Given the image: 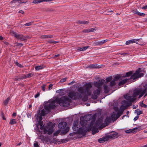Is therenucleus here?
I'll return each instance as SVG.
<instances>
[{
  "mask_svg": "<svg viewBox=\"0 0 147 147\" xmlns=\"http://www.w3.org/2000/svg\"><path fill=\"white\" fill-rule=\"evenodd\" d=\"M82 104V102H45L44 108L41 111V116H44L48 114L51 109L55 108L59 104L61 106L67 107H74Z\"/></svg>",
  "mask_w": 147,
  "mask_h": 147,
  "instance_id": "nucleus-1",
  "label": "nucleus"
},
{
  "mask_svg": "<svg viewBox=\"0 0 147 147\" xmlns=\"http://www.w3.org/2000/svg\"><path fill=\"white\" fill-rule=\"evenodd\" d=\"M144 94L145 96L147 95L146 88L140 89L136 90L134 93L133 96H131L127 94L124 95V98L127 101H134L138 98H141Z\"/></svg>",
  "mask_w": 147,
  "mask_h": 147,
  "instance_id": "nucleus-2",
  "label": "nucleus"
},
{
  "mask_svg": "<svg viewBox=\"0 0 147 147\" xmlns=\"http://www.w3.org/2000/svg\"><path fill=\"white\" fill-rule=\"evenodd\" d=\"M80 94L77 92L71 91L68 94V96H65L59 98V96H56L54 97V100H50L49 101H69L70 98L76 100L80 97Z\"/></svg>",
  "mask_w": 147,
  "mask_h": 147,
  "instance_id": "nucleus-3",
  "label": "nucleus"
},
{
  "mask_svg": "<svg viewBox=\"0 0 147 147\" xmlns=\"http://www.w3.org/2000/svg\"><path fill=\"white\" fill-rule=\"evenodd\" d=\"M96 116L95 114L93 116L91 114H89L84 116L85 118H87L89 119L91 118L90 119L91 121L88 125V130H91L93 132L94 129L95 128L98 127L102 123L101 120L99 119L94 123L96 119Z\"/></svg>",
  "mask_w": 147,
  "mask_h": 147,
  "instance_id": "nucleus-4",
  "label": "nucleus"
},
{
  "mask_svg": "<svg viewBox=\"0 0 147 147\" xmlns=\"http://www.w3.org/2000/svg\"><path fill=\"white\" fill-rule=\"evenodd\" d=\"M39 124L40 126V129L41 130H43L45 134L50 135L52 134L53 132V124L51 122H49L47 124V125L44 126L43 125V123L41 121L42 120V117H39Z\"/></svg>",
  "mask_w": 147,
  "mask_h": 147,
  "instance_id": "nucleus-5",
  "label": "nucleus"
},
{
  "mask_svg": "<svg viewBox=\"0 0 147 147\" xmlns=\"http://www.w3.org/2000/svg\"><path fill=\"white\" fill-rule=\"evenodd\" d=\"M81 124V126L80 125V128H78V121H74L73 126V129L75 131H77L78 134H80L83 136L86 135V132L87 128L85 125H82V122H80Z\"/></svg>",
  "mask_w": 147,
  "mask_h": 147,
  "instance_id": "nucleus-6",
  "label": "nucleus"
},
{
  "mask_svg": "<svg viewBox=\"0 0 147 147\" xmlns=\"http://www.w3.org/2000/svg\"><path fill=\"white\" fill-rule=\"evenodd\" d=\"M122 102V104L121 105L119 109V112L117 113L116 114L114 112H113L111 114V117L112 120L113 121H116L121 115H122L124 110L125 109L127 106L125 105L126 102Z\"/></svg>",
  "mask_w": 147,
  "mask_h": 147,
  "instance_id": "nucleus-7",
  "label": "nucleus"
},
{
  "mask_svg": "<svg viewBox=\"0 0 147 147\" xmlns=\"http://www.w3.org/2000/svg\"><path fill=\"white\" fill-rule=\"evenodd\" d=\"M103 84L102 80L99 81L94 82V86L97 88L98 89L94 90L93 92V94L92 96V98L94 99H96L98 96L99 94L101 88Z\"/></svg>",
  "mask_w": 147,
  "mask_h": 147,
  "instance_id": "nucleus-8",
  "label": "nucleus"
},
{
  "mask_svg": "<svg viewBox=\"0 0 147 147\" xmlns=\"http://www.w3.org/2000/svg\"><path fill=\"white\" fill-rule=\"evenodd\" d=\"M92 86L90 83H87L85 86V88L83 87H80L78 89V91L82 93H84L90 95L91 93Z\"/></svg>",
  "mask_w": 147,
  "mask_h": 147,
  "instance_id": "nucleus-9",
  "label": "nucleus"
},
{
  "mask_svg": "<svg viewBox=\"0 0 147 147\" xmlns=\"http://www.w3.org/2000/svg\"><path fill=\"white\" fill-rule=\"evenodd\" d=\"M144 75L143 73L141 72L140 69L139 68L135 72L133 73L131 76L130 79L135 80L138 78L142 77Z\"/></svg>",
  "mask_w": 147,
  "mask_h": 147,
  "instance_id": "nucleus-10",
  "label": "nucleus"
},
{
  "mask_svg": "<svg viewBox=\"0 0 147 147\" xmlns=\"http://www.w3.org/2000/svg\"><path fill=\"white\" fill-rule=\"evenodd\" d=\"M10 33L12 36L21 40H24L26 39V38L25 36L21 34H18L13 31H11Z\"/></svg>",
  "mask_w": 147,
  "mask_h": 147,
  "instance_id": "nucleus-11",
  "label": "nucleus"
},
{
  "mask_svg": "<svg viewBox=\"0 0 147 147\" xmlns=\"http://www.w3.org/2000/svg\"><path fill=\"white\" fill-rule=\"evenodd\" d=\"M121 76L120 75H117L115 77L113 81L110 83V85H109L110 88H111L115 85V81L121 79Z\"/></svg>",
  "mask_w": 147,
  "mask_h": 147,
  "instance_id": "nucleus-12",
  "label": "nucleus"
},
{
  "mask_svg": "<svg viewBox=\"0 0 147 147\" xmlns=\"http://www.w3.org/2000/svg\"><path fill=\"white\" fill-rule=\"evenodd\" d=\"M118 137V133L115 132L113 131L108 135L107 136V138H108L115 139Z\"/></svg>",
  "mask_w": 147,
  "mask_h": 147,
  "instance_id": "nucleus-13",
  "label": "nucleus"
},
{
  "mask_svg": "<svg viewBox=\"0 0 147 147\" xmlns=\"http://www.w3.org/2000/svg\"><path fill=\"white\" fill-rule=\"evenodd\" d=\"M141 129V127H138L134 128L133 129H129L128 130H127L125 131V132L127 133H131L136 132L137 131H136L135 130L140 131Z\"/></svg>",
  "mask_w": 147,
  "mask_h": 147,
  "instance_id": "nucleus-14",
  "label": "nucleus"
},
{
  "mask_svg": "<svg viewBox=\"0 0 147 147\" xmlns=\"http://www.w3.org/2000/svg\"><path fill=\"white\" fill-rule=\"evenodd\" d=\"M67 123L65 122H62L60 123L58 125V127L62 129H64L66 127Z\"/></svg>",
  "mask_w": 147,
  "mask_h": 147,
  "instance_id": "nucleus-15",
  "label": "nucleus"
},
{
  "mask_svg": "<svg viewBox=\"0 0 147 147\" xmlns=\"http://www.w3.org/2000/svg\"><path fill=\"white\" fill-rule=\"evenodd\" d=\"M109 86V85L107 83L105 84L104 85V90L105 93H108L110 90L111 88Z\"/></svg>",
  "mask_w": 147,
  "mask_h": 147,
  "instance_id": "nucleus-16",
  "label": "nucleus"
},
{
  "mask_svg": "<svg viewBox=\"0 0 147 147\" xmlns=\"http://www.w3.org/2000/svg\"><path fill=\"white\" fill-rule=\"evenodd\" d=\"M140 39H133L131 40H128L126 42L125 44L126 45H129L131 43H133L136 42V41H138Z\"/></svg>",
  "mask_w": 147,
  "mask_h": 147,
  "instance_id": "nucleus-17",
  "label": "nucleus"
},
{
  "mask_svg": "<svg viewBox=\"0 0 147 147\" xmlns=\"http://www.w3.org/2000/svg\"><path fill=\"white\" fill-rule=\"evenodd\" d=\"M128 79H125L121 81H120L118 85L119 86H121L125 84L128 80Z\"/></svg>",
  "mask_w": 147,
  "mask_h": 147,
  "instance_id": "nucleus-18",
  "label": "nucleus"
},
{
  "mask_svg": "<svg viewBox=\"0 0 147 147\" xmlns=\"http://www.w3.org/2000/svg\"><path fill=\"white\" fill-rule=\"evenodd\" d=\"M53 37V36L52 35H44L42 37V38L43 39L49 38H51Z\"/></svg>",
  "mask_w": 147,
  "mask_h": 147,
  "instance_id": "nucleus-19",
  "label": "nucleus"
},
{
  "mask_svg": "<svg viewBox=\"0 0 147 147\" xmlns=\"http://www.w3.org/2000/svg\"><path fill=\"white\" fill-rule=\"evenodd\" d=\"M20 1V3L21 4L23 3H26L27 1V0H13L12 2H16V1Z\"/></svg>",
  "mask_w": 147,
  "mask_h": 147,
  "instance_id": "nucleus-20",
  "label": "nucleus"
},
{
  "mask_svg": "<svg viewBox=\"0 0 147 147\" xmlns=\"http://www.w3.org/2000/svg\"><path fill=\"white\" fill-rule=\"evenodd\" d=\"M88 48V46L84 47L82 48L78 47L77 49V50H79L81 51H84L86 50Z\"/></svg>",
  "mask_w": 147,
  "mask_h": 147,
  "instance_id": "nucleus-21",
  "label": "nucleus"
},
{
  "mask_svg": "<svg viewBox=\"0 0 147 147\" xmlns=\"http://www.w3.org/2000/svg\"><path fill=\"white\" fill-rule=\"evenodd\" d=\"M135 113H136L137 115H138L143 113V111H141L139 109H137L135 111Z\"/></svg>",
  "mask_w": 147,
  "mask_h": 147,
  "instance_id": "nucleus-22",
  "label": "nucleus"
},
{
  "mask_svg": "<svg viewBox=\"0 0 147 147\" xmlns=\"http://www.w3.org/2000/svg\"><path fill=\"white\" fill-rule=\"evenodd\" d=\"M93 44L94 45V46H99L103 44H102V41L95 42H94Z\"/></svg>",
  "mask_w": 147,
  "mask_h": 147,
  "instance_id": "nucleus-23",
  "label": "nucleus"
},
{
  "mask_svg": "<svg viewBox=\"0 0 147 147\" xmlns=\"http://www.w3.org/2000/svg\"><path fill=\"white\" fill-rule=\"evenodd\" d=\"M111 118L110 117H107L105 119V122L106 123H110L111 120Z\"/></svg>",
  "mask_w": 147,
  "mask_h": 147,
  "instance_id": "nucleus-24",
  "label": "nucleus"
},
{
  "mask_svg": "<svg viewBox=\"0 0 147 147\" xmlns=\"http://www.w3.org/2000/svg\"><path fill=\"white\" fill-rule=\"evenodd\" d=\"M43 67L42 65H40L36 66L35 67V69L36 70L38 71L41 69H42Z\"/></svg>",
  "mask_w": 147,
  "mask_h": 147,
  "instance_id": "nucleus-25",
  "label": "nucleus"
},
{
  "mask_svg": "<svg viewBox=\"0 0 147 147\" xmlns=\"http://www.w3.org/2000/svg\"><path fill=\"white\" fill-rule=\"evenodd\" d=\"M69 128L68 127H67L62 131V133L64 134H65L69 131Z\"/></svg>",
  "mask_w": 147,
  "mask_h": 147,
  "instance_id": "nucleus-26",
  "label": "nucleus"
},
{
  "mask_svg": "<svg viewBox=\"0 0 147 147\" xmlns=\"http://www.w3.org/2000/svg\"><path fill=\"white\" fill-rule=\"evenodd\" d=\"M17 122L15 119H11L10 120L9 123L11 125H13L16 123Z\"/></svg>",
  "mask_w": 147,
  "mask_h": 147,
  "instance_id": "nucleus-27",
  "label": "nucleus"
},
{
  "mask_svg": "<svg viewBox=\"0 0 147 147\" xmlns=\"http://www.w3.org/2000/svg\"><path fill=\"white\" fill-rule=\"evenodd\" d=\"M133 71H131L128 72L126 73L125 75V77H129L130 76L132 75L133 74Z\"/></svg>",
  "mask_w": 147,
  "mask_h": 147,
  "instance_id": "nucleus-28",
  "label": "nucleus"
},
{
  "mask_svg": "<svg viewBox=\"0 0 147 147\" xmlns=\"http://www.w3.org/2000/svg\"><path fill=\"white\" fill-rule=\"evenodd\" d=\"M143 102H141L139 104L140 106L141 107L147 108V105L145 104H144L143 103Z\"/></svg>",
  "mask_w": 147,
  "mask_h": 147,
  "instance_id": "nucleus-29",
  "label": "nucleus"
},
{
  "mask_svg": "<svg viewBox=\"0 0 147 147\" xmlns=\"http://www.w3.org/2000/svg\"><path fill=\"white\" fill-rule=\"evenodd\" d=\"M107 140L106 139V138H103L99 139L98 140V141L99 142L101 143Z\"/></svg>",
  "mask_w": 147,
  "mask_h": 147,
  "instance_id": "nucleus-30",
  "label": "nucleus"
},
{
  "mask_svg": "<svg viewBox=\"0 0 147 147\" xmlns=\"http://www.w3.org/2000/svg\"><path fill=\"white\" fill-rule=\"evenodd\" d=\"M112 79V77L111 76L109 77L108 78H106L105 79V80L106 81V82H110V81H111Z\"/></svg>",
  "mask_w": 147,
  "mask_h": 147,
  "instance_id": "nucleus-31",
  "label": "nucleus"
},
{
  "mask_svg": "<svg viewBox=\"0 0 147 147\" xmlns=\"http://www.w3.org/2000/svg\"><path fill=\"white\" fill-rule=\"evenodd\" d=\"M32 3L34 4H37L41 3V0H34Z\"/></svg>",
  "mask_w": 147,
  "mask_h": 147,
  "instance_id": "nucleus-32",
  "label": "nucleus"
},
{
  "mask_svg": "<svg viewBox=\"0 0 147 147\" xmlns=\"http://www.w3.org/2000/svg\"><path fill=\"white\" fill-rule=\"evenodd\" d=\"M26 75H24L22 76H21L20 77V79H24L27 78L26 77Z\"/></svg>",
  "mask_w": 147,
  "mask_h": 147,
  "instance_id": "nucleus-33",
  "label": "nucleus"
},
{
  "mask_svg": "<svg viewBox=\"0 0 147 147\" xmlns=\"http://www.w3.org/2000/svg\"><path fill=\"white\" fill-rule=\"evenodd\" d=\"M60 130H58L56 132L54 133V135L56 136H57L60 133Z\"/></svg>",
  "mask_w": 147,
  "mask_h": 147,
  "instance_id": "nucleus-34",
  "label": "nucleus"
},
{
  "mask_svg": "<svg viewBox=\"0 0 147 147\" xmlns=\"http://www.w3.org/2000/svg\"><path fill=\"white\" fill-rule=\"evenodd\" d=\"M38 143L37 142H35L34 144V147H39Z\"/></svg>",
  "mask_w": 147,
  "mask_h": 147,
  "instance_id": "nucleus-35",
  "label": "nucleus"
},
{
  "mask_svg": "<svg viewBox=\"0 0 147 147\" xmlns=\"http://www.w3.org/2000/svg\"><path fill=\"white\" fill-rule=\"evenodd\" d=\"M49 43H53V44H56L57 43H58V42H57V41L53 40H50L49 41Z\"/></svg>",
  "mask_w": 147,
  "mask_h": 147,
  "instance_id": "nucleus-36",
  "label": "nucleus"
},
{
  "mask_svg": "<svg viewBox=\"0 0 147 147\" xmlns=\"http://www.w3.org/2000/svg\"><path fill=\"white\" fill-rule=\"evenodd\" d=\"M33 75V74H32V73H29L26 75V78H30V77H31Z\"/></svg>",
  "mask_w": 147,
  "mask_h": 147,
  "instance_id": "nucleus-37",
  "label": "nucleus"
},
{
  "mask_svg": "<svg viewBox=\"0 0 147 147\" xmlns=\"http://www.w3.org/2000/svg\"><path fill=\"white\" fill-rule=\"evenodd\" d=\"M89 32H93L96 30L94 28H92L88 29Z\"/></svg>",
  "mask_w": 147,
  "mask_h": 147,
  "instance_id": "nucleus-38",
  "label": "nucleus"
},
{
  "mask_svg": "<svg viewBox=\"0 0 147 147\" xmlns=\"http://www.w3.org/2000/svg\"><path fill=\"white\" fill-rule=\"evenodd\" d=\"M15 64L17 65L18 67H23L22 65H21L18 62H16Z\"/></svg>",
  "mask_w": 147,
  "mask_h": 147,
  "instance_id": "nucleus-39",
  "label": "nucleus"
},
{
  "mask_svg": "<svg viewBox=\"0 0 147 147\" xmlns=\"http://www.w3.org/2000/svg\"><path fill=\"white\" fill-rule=\"evenodd\" d=\"M61 91L62 90L60 89L57 90L56 92L57 93H58L60 95H61L62 94Z\"/></svg>",
  "mask_w": 147,
  "mask_h": 147,
  "instance_id": "nucleus-40",
  "label": "nucleus"
},
{
  "mask_svg": "<svg viewBox=\"0 0 147 147\" xmlns=\"http://www.w3.org/2000/svg\"><path fill=\"white\" fill-rule=\"evenodd\" d=\"M46 86V85L45 84H43V85L42 87V90L44 91H45V88Z\"/></svg>",
  "mask_w": 147,
  "mask_h": 147,
  "instance_id": "nucleus-41",
  "label": "nucleus"
},
{
  "mask_svg": "<svg viewBox=\"0 0 147 147\" xmlns=\"http://www.w3.org/2000/svg\"><path fill=\"white\" fill-rule=\"evenodd\" d=\"M145 14L144 13H140L139 12L138 14V15L139 16H144L145 15Z\"/></svg>",
  "mask_w": 147,
  "mask_h": 147,
  "instance_id": "nucleus-42",
  "label": "nucleus"
},
{
  "mask_svg": "<svg viewBox=\"0 0 147 147\" xmlns=\"http://www.w3.org/2000/svg\"><path fill=\"white\" fill-rule=\"evenodd\" d=\"M66 80V78H64L62 79H61L60 82H65Z\"/></svg>",
  "mask_w": 147,
  "mask_h": 147,
  "instance_id": "nucleus-43",
  "label": "nucleus"
},
{
  "mask_svg": "<svg viewBox=\"0 0 147 147\" xmlns=\"http://www.w3.org/2000/svg\"><path fill=\"white\" fill-rule=\"evenodd\" d=\"M39 138L41 139L42 140H44L45 139V137L43 136L42 135H40V136H39Z\"/></svg>",
  "mask_w": 147,
  "mask_h": 147,
  "instance_id": "nucleus-44",
  "label": "nucleus"
},
{
  "mask_svg": "<svg viewBox=\"0 0 147 147\" xmlns=\"http://www.w3.org/2000/svg\"><path fill=\"white\" fill-rule=\"evenodd\" d=\"M133 12L134 13H135V14H136L137 15H138L139 11H137V10H133Z\"/></svg>",
  "mask_w": 147,
  "mask_h": 147,
  "instance_id": "nucleus-45",
  "label": "nucleus"
},
{
  "mask_svg": "<svg viewBox=\"0 0 147 147\" xmlns=\"http://www.w3.org/2000/svg\"><path fill=\"white\" fill-rule=\"evenodd\" d=\"M32 25V23L30 22L25 24L24 25L25 26H30Z\"/></svg>",
  "mask_w": 147,
  "mask_h": 147,
  "instance_id": "nucleus-46",
  "label": "nucleus"
},
{
  "mask_svg": "<svg viewBox=\"0 0 147 147\" xmlns=\"http://www.w3.org/2000/svg\"><path fill=\"white\" fill-rule=\"evenodd\" d=\"M114 109L116 111H118V112H119V111L118 108L117 107H114Z\"/></svg>",
  "mask_w": 147,
  "mask_h": 147,
  "instance_id": "nucleus-47",
  "label": "nucleus"
},
{
  "mask_svg": "<svg viewBox=\"0 0 147 147\" xmlns=\"http://www.w3.org/2000/svg\"><path fill=\"white\" fill-rule=\"evenodd\" d=\"M53 86V85L52 84H50L49 85V90H51Z\"/></svg>",
  "mask_w": 147,
  "mask_h": 147,
  "instance_id": "nucleus-48",
  "label": "nucleus"
},
{
  "mask_svg": "<svg viewBox=\"0 0 147 147\" xmlns=\"http://www.w3.org/2000/svg\"><path fill=\"white\" fill-rule=\"evenodd\" d=\"M1 117L3 119L5 120L6 119L4 117V115H3V113L1 112Z\"/></svg>",
  "mask_w": 147,
  "mask_h": 147,
  "instance_id": "nucleus-49",
  "label": "nucleus"
},
{
  "mask_svg": "<svg viewBox=\"0 0 147 147\" xmlns=\"http://www.w3.org/2000/svg\"><path fill=\"white\" fill-rule=\"evenodd\" d=\"M83 21H78L77 22V23L79 24H83Z\"/></svg>",
  "mask_w": 147,
  "mask_h": 147,
  "instance_id": "nucleus-50",
  "label": "nucleus"
},
{
  "mask_svg": "<svg viewBox=\"0 0 147 147\" xmlns=\"http://www.w3.org/2000/svg\"><path fill=\"white\" fill-rule=\"evenodd\" d=\"M88 31H89L88 29L84 30L83 31V32L84 33H87V32H88Z\"/></svg>",
  "mask_w": 147,
  "mask_h": 147,
  "instance_id": "nucleus-51",
  "label": "nucleus"
},
{
  "mask_svg": "<svg viewBox=\"0 0 147 147\" xmlns=\"http://www.w3.org/2000/svg\"><path fill=\"white\" fill-rule=\"evenodd\" d=\"M108 41V40L107 39H105L103 40H102V44H103L104 43H105L106 42H107Z\"/></svg>",
  "mask_w": 147,
  "mask_h": 147,
  "instance_id": "nucleus-52",
  "label": "nucleus"
},
{
  "mask_svg": "<svg viewBox=\"0 0 147 147\" xmlns=\"http://www.w3.org/2000/svg\"><path fill=\"white\" fill-rule=\"evenodd\" d=\"M138 118H139V116H136L134 118V121H136L138 119Z\"/></svg>",
  "mask_w": 147,
  "mask_h": 147,
  "instance_id": "nucleus-53",
  "label": "nucleus"
},
{
  "mask_svg": "<svg viewBox=\"0 0 147 147\" xmlns=\"http://www.w3.org/2000/svg\"><path fill=\"white\" fill-rule=\"evenodd\" d=\"M88 23H89V22L88 21H83V24H87Z\"/></svg>",
  "mask_w": 147,
  "mask_h": 147,
  "instance_id": "nucleus-54",
  "label": "nucleus"
},
{
  "mask_svg": "<svg viewBox=\"0 0 147 147\" xmlns=\"http://www.w3.org/2000/svg\"><path fill=\"white\" fill-rule=\"evenodd\" d=\"M90 67L92 68H96L97 67H96V66H95L94 65H92L90 66Z\"/></svg>",
  "mask_w": 147,
  "mask_h": 147,
  "instance_id": "nucleus-55",
  "label": "nucleus"
},
{
  "mask_svg": "<svg viewBox=\"0 0 147 147\" xmlns=\"http://www.w3.org/2000/svg\"><path fill=\"white\" fill-rule=\"evenodd\" d=\"M41 2H49L51 1L50 0H41Z\"/></svg>",
  "mask_w": 147,
  "mask_h": 147,
  "instance_id": "nucleus-56",
  "label": "nucleus"
},
{
  "mask_svg": "<svg viewBox=\"0 0 147 147\" xmlns=\"http://www.w3.org/2000/svg\"><path fill=\"white\" fill-rule=\"evenodd\" d=\"M19 79H20V78H18L17 77H16L14 79V80L15 81H18Z\"/></svg>",
  "mask_w": 147,
  "mask_h": 147,
  "instance_id": "nucleus-57",
  "label": "nucleus"
},
{
  "mask_svg": "<svg viewBox=\"0 0 147 147\" xmlns=\"http://www.w3.org/2000/svg\"><path fill=\"white\" fill-rule=\"evenodd\" d=\"M39 96V93H38L35 95L34 97L35 98H36L38 97Z\"/></svg>",
  "mask_w": 147,
  "mask_h": 147,
  "instance_id": "nucleus-58",
  "label": "nucleus"
},
{
  "mask_svg": "<svg viewBox=\"0 0 147 147\" xmlns=\"http://www.w3.org/2000/svg\"><path fill=\"white\" fill-rule=\"evenodd\" d=\"M19 13H22V14H24V12L23 11H22V10L20 11H19Z\"/></svg>",
  "mask_w": 147,
  "mask_h": 147,
  "instance_id": "nucleus-59",
  "label": "nucleus"
},
{
  "mask_svg": "<svg viewBox=\"0 0 147 147\" xmlns=\"http://www.w3.org/2000/svg\"><path fill=\"white\" fill-rule=\"evenodd\" d=\"M86 104V105L87 106H89L90 105V104L89 103H85V104L84 103H83L82 105H85Z\"/></svg>",
  "mask_w": 147,
  "mask_h": 147,
  "instance_id": "nucleus-60",
  "label": "nucleus"
},
{
  "mask_svg": "<svg viewBox=\"0 0 147 147\" xmlns=\"http://www.w3.org/2000/svg\"><path fill=\"white\" fill-rule=\"evenodd\" d=\"M142 9H147V5L145 6H144L142 8Z\"/></svg>",
  "mask_w": 147,
  "mask_h": 147,
  "instance_id": "nucleus-61",
  "label": "nucleus"
},
{
  "mask_svg": "<svg viewBox=\"0 0 147 147\" xmlns=\"http://www.w3.org/2000/svg\"><path fill=\"white\" fill-rule=\"evenodd\" d=\"M120 54L121 55H123L125 56L127 54V53H120Z\"/></svg>",
  "mask_w": 147,
  "mask_h": 147,
  "instance_id": "nucleus-62",
  "label": "nucleus"
},
{
  "mask_svg": "<svg viewBox=\"0 0 147 147\" xmlns=\"http://www.w3.org/2000/svg\"><path fill=\"white\" fill-rule=\"evenodd\" d=\"M27 117L28 118H31V115L30 114L28 113L27 115Z\"/></svg>",
  "mask_w": 147,
  "mask_h": 147,
  "instance_id": "nucleus-63",
  "label": "nucleus"
},
{
  "mask_svg": "<svg viewBox=\"0 0 147 147\" xmlns=\"http://www.w3.org/2000/svg\"><path fill=\"white\" fill-rule=\"evenodd\" d=\"M74 81H73L71 82L70 83H69L68 84V85H71L72 84H73L74 83Z\"/></svg>",
  "mask_w": 147,
  "mask_h": 147,
  "instance_id": "nucleus-64",
  "label": "nucleus"
}]
</instances>
